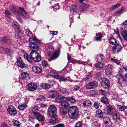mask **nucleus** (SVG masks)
Wrapping results in <instances>:
<instances>
[{
	"label": "nucleus",
	"mask_w": 127,
	"mask_h": 127,
	"mask_svg": "<svg viewBox=\"0 0 127 127\" xmlns=\"http://www.w3.org/2000/svg\"><path fill=\"white\" fill-rule=\"evenodd\" d=\"M31 49L32 50L30 54V57L34 59V61L36 62H39L41 60L40 55L36 51L38 47L36 43L32 44L30 46Z\"/></svg>",
	"instance_id": "1"
},
{
	"label": "nucleus",
	"mask_w": 127,
	"mask_h": 127,
	"mask_svg": "<svg viewBox=\"0 0 127 127\" xmlns=\"http://www.w3.org/2000/svg\"><path fill=\"white\" fill-rule=\"evenodd\" d=\"M78 113V108L75 106H71L68 109V113L69 117L74 119L77 117Z\"/></svg>",
	"instance_id": "2"
},
{
	"label": "nucleus",
	"mask_w": 127,
	"mask_h": 127,
	"mask_svg": "<svg viewBox=\"0 0 127 127\" xmlns=\"http://www.w3.org/2000/svg\"><path fill=\"white\" fill-rule=\"evenodd\" d=\"M121 69L123 71V76H122L119 74L117 75V78L119 84H122V82L124 81H127V68L124 66L122 67Z\"/></svg>",
	"instance_id": "3"
},
{
	"label": "nucleus",
	"mask_w": 127,
	"mask_h": 127,
	"mask_svg": "<svg viewBox=\"0 0 127 127\" xmlns=\"http://www.w3.org/2000/svg\"><path fill=\"white\" fill-rule=\"evenodd\" d=\"M98 85V83L95 81H91L88 83L86 85V88L88 89H95Z\"/></svg>",
	"instance_id": "4"
},
{
	"label": "nucleus",
	"mask_w": 127,
	"mask_h": 127,
	"mask_svg": "<svg viewBox=\"0 0 127 127\" xmlns=\"http://www.w3.org/2000/svg\"><path fill=\"white\" fill-rule=\"evenodd\" d=\"M102 79V81L101 82V85L102 87L105 89L109 88L110 86V82L108 79L104 78Z\"/></svg>",
	"instance_id": "5"
},
{
	"label": "nucleus",
	"mask_w": 127,
	"mask_h": 127,
	"mask_svg": "<svg viewBox=\"0 0 127 127\" xmlns=\"http://www.w3.org/2000/svg\"><path fill=\"white\" fill-rule=\"evenodd\" d=\"M112 119L113 122L114 123H117L118 122L120 119V115L118 111H117L113 114Z\"/></svg>",
	"instance_id": "6"
},
{
	"label": "nucleus",
	"mask_w": 127,
	"mask_h": 127,
	"mask_svg": "<svg viewBox=\"0 0 127 127\" xmlns=\"http://www.w3.org/2000/svg\"><path fill=\"white\" fill-rule=\"evenodd\" d=\"M48 55L49 56L51 57V58L48 60L50 62L51 60L57 58L59 56V54L58 51H55L53 52H50L48 54Z\"/></svg>",
	"instance_id": "7"
},
{
	"label": "nucleus",
	"mask_w": 127,
	"mask_h": 127,
	"mask_svg": "<svg viewBox=\"0 0 127 127\" xmlns=\"http://www.w3.org/2000/svg\"><path fill=\"white\" fill-rule=\"evenodd\" d=\"M7 110L9 114L12 116L15 115L17 112L16 108L12 105L9 106L7 109Z\"/></svg>",
	"instance_id": "8"
},
{
	"label": "nucleus",
	"mask_w": 127,
	"mask_h": 127,
	"mask_svg": "<svg viewBox=\"0 0 127 127\" xmlns=\"http://www.w3.org/2000/svg\"><path fill=\"white\" fill-rule=\"evenodd\" d=\"M37 88V85L33 83L28 84L27 85V88L29 91H33L36 90Z\"/></svg>",
	"instance_id": "9"
},
{
	"label": "nucleus",
	"mask_w": 127,
	"mask_h": 127,
	"mask_svg": "<svg viewBox=\"0 0 127 127\" xmlns=\"http://www.w3.org/2000/svg\"><path fill=\"white\" fill-rule=\"evenodd\" d=\"M57 109L55 106L53 105H50L49 107L48 113L49 115L52 114L55 115L56 113Z\"/></svg>",
	"instance_id": "10"
},
{
	"label": "nucleus",
	"mask_w": 127,
	"mask_h": 127,
	"mask_svg": "<svg viewBox=\"0 0 127 127\" xmlns=\"http://www.w3.org/2000/svg\"><path fill=\"white\" fill-rule=\"evenodd\" d=\"M34 115L39 121H43L45 119L44 116L39 113H34Z\"/></svg>",
	"instance_id": "11"
},
{
	"label": "nucleus",
	"mask_w": 127,
	"mask_h": 127,
	"mask_svg": "<svg viewBox=\"0 0 127 127\" xmlns=\"http://www.w3.org/2000/svg\"><path fill=\"white\" fill-rule=\"evenodd\" d=\"M92 104L91 101L89 99L85 100L83 103V106L87 108L91 107Z\"/></svg>",
	"instance_id": "12"
},
{
	"label": "nucleus",
	"mask_w": 127,
	"mask_h": 127,
	"mask_svg": "<svg viewBox=\"0 0 127 127\" xmlns=\"http://www.w3.org/2000/svg\"><path fill=\"white\" fill-rule=\"evenodd\" d=\"M103 122L105 125L107 124H108L109 126H111L112 124V123L111 120V118L109 117H103L102 118Z\"/></svg>",
	"instance_id": "13"
},
{
	"label": "nucleus",
	"mask_w": 127,
	"mask_h": 127,
	"mask_svg": "<svg viewBox=\"0 0 127 127\" xmlns=\"http://www.w3.org/2000/svg\"><path fill=\"white\" fill-rule=\"evenodd\" d=\"M115 108L113 107L110 105H108L107 108V111L110 114H113L117 111Z\"/></svg>",
	"instance_id": "14"
},
{
	"label": "nucleus",
	"mask_w": 127,
	"mask_h": 127,
	"mask_svg": "<svg viewBox=\"0 0 127 127\" xmlns=\"http://www.w3.org/2000/svg\"><path fill=\"white\" fill-rule=\"evenodd\" d=\"M0 41L3 43H8L10 44L11 43V40L10 38L8 37H5L0 38Z\"/></svg>",
	"instance_id": "15"
},
{
	"label": "nucleus",
	"mask_w": 127,
	"mask_h": 127,
	"mask_svg": "<svg viewBox=\"0 0 127 127\" xmlns=\"http://www.w3.org/2000/svg\"><path fill=\"white\" fill-rule=\"evenodd\" d=\"M17 63L18 66L20 67L23 68L26 67V64L24 63L22 59L20 58H18L17 61Z\"/></svg>",
	"instance_id": "16"
},
{
	"label": "nucleus",
	"mask_w": 127,
	"mask_h": 127,
	"mask_svg": "<svg viewBox=\"0 0 127 127\" xmlns=\"http://www.w3.org/2000/svg\"><path fill=\"white\" fill-rule=\"evenodd\" d=\"M121 46L119 44L116 45L113 47V50L114 53L118 52L121 51Z\"/></svg>",
	"instance_id": "17"
},
{
	"label": "nucleus",
	"mask_w": 127,
	"mask_h": 127,
	"mask_svg": "<svg viewBox=\"0 0 127 127\" xmlns=\"http://www.w3.org/2000/svg\"><path fill=\"white\" fill-rule=\"evenodd\" d=\"M77 7L76 5H73L70 9V13L73 15L77 13Z\"/></svg>",
	"instance_id": "18"
},
{
	"label": "nucleus",
	"mask_w": 127,
	"mask_h": 127,
	"mask_svg": "<svg viewBox=\"0 0 127 127\" xmlns=\"http://www.w3.org/2000/svg\"><path fill=\"white\" fill-rule=\"evenodd\" d=\"M89 6V4H83L80 7V11L82 12H84L87 10Z\"/></svg>",
	"instance_id": "19"
},
{
	"label": "nucleus",
	"mask_w": 127,
	"mask_h": 127,
	"mask_svg": "<svg viewBox=\"0 0 127 127\" xmlns=\"http://www.w3.org/2000/svg\"><path fill=\"white\" fill-rule=\"evenodd\" d=\"M32 68L33 71L37 74L39 73L42 71V68L39 66H33Z\"/></svg>",
	"instance_id": "20"
},
{
	"label": "nucleus",
	"mask_w": 127,
	"mask_h": 127,
	"mask_svg": "<svg viewBox=\"0 0 127 127\" xmlns=\"http://www.w3.org/2000/svg\"><path fill=\"white\" fill-rule=\"evenodd\" d=\"M62 98L63 99H65L67 101L71 103H74L76 101L75 99L72 97L69 96L65 97L63 96Z\"/></svg>",
	"instance_id": "21"
},
{
	"label": "nucleus",
	"mask_w": 127,
	"mask_h": 127,
	"mask_svg": "<svg viewBox=\"0 0 127 127\" xmlns=\"http://www.w3.org/2000/svg\"><path fill=\"white\" fill-rule=\"evenodd\" d=\"M55 77L58 80L60 81H65L66 80L68 81H70V80L69 79V77H67L66 78L61 76L59 75H57L55 76Z\"/></svg>",
	"instance_id": "22"
},
{
	"label": "nucleus",
	"mask_w": 127,
	"mask_h": 127,
	"mask_svg": "<svg viewBox=\"0 0 127 127\" xmlns=\"http://www.w3.org/2000/svg\"><path fill=\"white\" fill-rule=\"evenodd\" d=\"M50 123L53 124H54L58 122L57 117L55 115L51 117L49 120Z\"/></svg>",
	"instance_id": "23"
},
{
	"label": "nucleus",
	"mask_w": 127,
	"mask_h": 127,
	"mask_svg": "<svg viewBox=\"0 0 127 127\" xmlns=\"http://www.w3.org/2000/svg\"><path fill=\"white\" fill-rule=\"evenodd\" d=\"M61 104L62 106L65 108H68L69 105L66 100H62L61 101Z\"/></svg>",
	"instance_id": "24"
},
{
	"label": "nucleus",
	"mask_w": 127,
	"mask_h": 127,
	"mask_svg": "<svg viewBox=\"0 0 127 127\" xmlns=\"http://www.w3.org/2000/svg\"><path fill=\"white\" fill-rule=\"evenodd\" d=\"M38 39L34 36L31 37L29 39V42L32 43V44L35 43L36 42H38Z\"/></svg>",
	"instance_id": "25"
},
{
	"label": "nucleus",
	"mask_w": 127,
	"mask_h": 127,
	"mask_svg": "<svg viewBox=\"0 0 127 127\" xmlns=\"http://www.w3.org/2000/svg\"><path fill=\"white\" fill-rule=\"evenodd\" d=\"M112 67L110 65H108L106 67L105 69V72L108 75L112 74Z\"/></svg>",
	"instance_id": "26"
},
{
	"label": "nucleus",
	"mask_w": 127,
	"mask_h": 127,
	"mask_svg": "<svg viewBox=\"0 0 127 127\" xmlns=\"http://www.w3.org/2000/svg\"><path fill=\"white\" fill-rule=\"evenodd\" d=\"M48 94L50 97L54 98L57 96V93L56 90H52L49 92Z\"/></svg>",
	"instance_id": "27"
},
{
	"label": "nucleus",
	"mask_w": 127,
	"mask_h": 127,
	"mask_svg": "<svg viewBox=\"0 0 127 127\" xmlns=\"http://www.w3.org/2000/svg\"><path fill=\"white\" fill-rule=\"evenodd\" d=\"M21 76L23 79L26 80H29L30 79L29 75L27 72H22L21 73Z\"/></svg>",
	"instance_id": "28"
},
{
	"label": "nucleus",
	"mask_w": 127,
	"mask_h": 127,
	"mask_svg": "<svg viewBox=\"0 0 127 127\" xmlns=\"http://www.w3.org/2000/svg\"><path fill=\"white\" fill-rule=\"evenodd\" d=\"M104 57L103 55L101 54L97 55L95 60L98 63H101L104 59Z\"/></svg>",
	"instance_id": "29"
},
{
	"label": "nucleus",
	"mask_w": 127,
	"mask_h": 127,
	"mask_svg": "<svg viewBox=\"0 0 127 127\" xmlns=\"http://www.w3.org/2000/svg\"><path fill=\"white\" fill-rule=\"evenodd\" d=\"M15 37L16 38H21L23 35L22 32L20 30H18V31L15 32Z\"/></svg>",
	"instance_id": "30"
},
{
	"label": "nucleus",
	"mask_w": 127,
	"mask_h": 127,
	"mask_svg": "<svg viewBox=\"0 0 127 127\" xmlns=\"http://www.w3.org/2000/svg\"><path fill=\"white\" fill-rule=\"evenodd\" d=\"M59 91L61 93H63L65 95H67L68 92V89L63 87H60L59 89Z\"/></svg>",
	"instance_id": "31"
},
{
	"label": "nucleus",
	"mask_w": 127,
	"mask_h": 127,
	"mask_svg": "<svg viewBox=\"0 0 127 127\" xmlns=\"http://www.w3.org/2000/svg\"><path fill=\"white\" fill-rule=\"evenodd\" d=\"M67 108L61 107L60 109V111L62 115H65L67 114Z\"/></svg>",
	"instance_id": "32"
},
{
	"label": "nucleus",
	"mask_w": 127,
	"mask_h": 127,
	"mask_svg": "<svg viewBox=\"0 0 127 127\" xmlns=\"http://www.w3.org/2000/svg\"><path fill=\"white\" fill-rule=\"evenodd\" d=\"M24 57L25 59L27 60L29 62L31 63L32 61V60L34 61V59L30 57H30H29V55L27 54H25L24 55Z\"/></svg>",
	"instance_id": "33"
},
{
	"label": "nucleus",
	"mask_w": 127,
	"mask_h": 127,
	"mask_svg": "<svg viewBox=\"0 0 127 127\" xmlns=\"http://www.w3.org/2000/svg\"><path fill=\"white\" fill-rule=\"evenodd\" d=\"M19 8L20 9V12H21V13L20 15L24 16L26 17H28V16H27L28 14L26 13L24 8L21 7H19Z\"/></svg>",
	"instance_id": "34"
},
{
	"label": "nucleus",
	"mask_w": 127,
	"mask_h": 127,
	"mask_svg": "<svg viewBox=\"0 0 127 127\" xmlns=\"http://www.w3.org/2000/svg\"><path fill=\"white\" fill-rule=\"evenodd\" d=\"M41 87L44 89L47 90L50 87V85L48 83H42Z\"/></svg>",
	"instance_id": "35"
},
{
	"label": "nucleus",
	"mask_w": 127,
	"mask_h": 127,
	"mask_svg": "<svg viewBox=\"0 0 127 127\" xmlns=\"http://www.w3.org/2000/svg\"><path fill=\"white\" fill-rule=\"evenodd\" d=\"M97 116L101 118L103 116V113L102 110L100 109L97 110L96 112Z\"/></svg>",
	"instance_id": "36"
},
{
	"label": "nucleus",
	"mask_w": 127,
	"mask_h": 127,
	"mask_svg": "<svg viewBox=\"0 0 127 127\" xmlns=\"http://www.w3.org/2000/svg\"><path fill=\"white\" fill-rule=\"evenodd\" d=\"M117 107L120 111H126V107L125 106H120V105H117Z\"/></svg>",
	"instance_id": "37"
},
{
	"label": "nucleus",
	"mask_w": 127,
	"mask_h": 127,
	"mask_svg": "<svg viewBox=\"0 0 127 127\" xmlns=\"http://www.w3.org/2000/svg\"><path fill=\"white\" fill-rule=\"evenodd\" d=\"M27 107V104L25 103H24L21 105H19L18 106V108L19 110H22L26 109Z\"/></svg>",
	"instance_id": "38"
},
{
	"label": "nucleus",
	"mask_w": 127,
	"mask_h": 127,
	"mask_svg": "<svg viewBox=\"0 0 127 127\" xmlns=\"http://www.w3.org/2000/svg\"><path fill=\"white\" fill-rule=\"evenodd\" d=\"M101 101L103 103L107 104L109 103L108 99L106 97H102L101 99Z\"/></svg>",
	"instance_id": "39"
},
{
	"label": "nucleus",
	"mask_w": 127,
	"mask_h": 127,
	"mask_svg": "<svg viewBox=\"0 0 127 127\" xmlns=\"http://www.w3.org/2000/svg\"><path fill=\"white\" fill-rule=\"evenodd\" d=\"M121 34L124 39L127 41V30L123 31L121 33Z\"/></svg>",
	"instance_id": "40"
},
{
	"label": "nucleus",
	"mask_w": 127,
	"mask_h": 127,
	"mask_svg": "<svg viewBox=\"0 0 127 127\" xmlns=\"http://www.w3.org/2000/svg\"><path fill=\"white\" fill-rule=\"evenodd\" d=\"M13 124L14 126L16 127H19L21 123L18 121L16 120H14L13 121Z\"/></svg>",
	"instance_id": "41"
},
{
	"label": "nucleus",
	"mask_w": 127,
	"mask_h": 127,
	"mask_svg": "<svg viewBox=\"0 0 127 127\" xmlns=\"http://www.w3.org/2000/svg\"><path fill=\"white\" fill-rule=\"evenodd\" d=\"M97 69H99L103 67V64L101 63H98L95 65Z\"/></svg>",
	"instance_id": "42"
},
{
	"label": "nucleus",
	"mask_w": 127,
	"mask_h": 127,
	"mask_svg": "<svg viewBox=\"0 0 127 127\" xmlns=\"http://www.w3.org/2000/svg\"><path fill=\"white\" fill-rule=\"evenodd\" d=\"M13 26L14 28L16 30H19L20 27L18 25V24L16 22H13L12 23Z\"/></svg>",
	"instance_id": "43"
},
{
	"label": "nucleus",
	"mask_w": 127,
	"mask_h": 127,
	"mask_svg": "<svg viewBox=\"0 0 127 127\" xmlns=\"http://www.w3.org/2000/svg\"><path fill=\"white\" fill-rule=\"evenodd\" d=\"M120 5L121 4L120 3H117L116 4L114 5L110 8V10L111 11H112L119 7Z\"/></svg>",
	"instance_id": "44"
},
{
	"label": "nucleus",
	"mask_w": 127,
	"mask_h": 127,
	"mask_svg": "<svg viewBox=\"0 0 127 127\" xmlns=\"http://www.w3.org/2000/svg\"><path fill=\"white\" fill-rule=\"evenodd\" d=\"M109 42L110 44H115L117 43V40L114 38H111L109 40Z\"/></svg>",
	"instance_id": "45"
},
{
	"label": "nucleus",
	"mask_w": 127,
	"mask_h": 127,
	"mask_svg": "<svg viewBox=\"0 0 127 127\" xmlns=\"http://www.w3.org/2000/svg\"><path fill=\"white\" fill-rule=\"evenodd\" d=\"M45 99V98L44 96L42 95H40L39 96L38 98H36V100L37 101L39 102L41 101H44Z\"/></svg>",
	"instance_id": "46"
},
{
	"label": "nucleus",
	"mask_w": 127,
	"mask_h": 127,
	"mask_svg": "<svg viewBox=\"0 0 127 127\" xmlns=\"http://www.w3.org/2000/svg\"><path fill=\"white\" fill-rule=\"evenodd\" d=\"M92 125L93 127H100V125L97 121H94L93 122Z\"/></svg>",
	"instance_id": "47"
},
{
	"label": "nucleus",
	"mask_w": 127,
	"mask_h": 127,
	"mask_svg": "<svg viewBox=\"0 0 127 127\" xmlns=\"http://www.w3.org/2000/svg\"><path fill=\"white\" fill-rule=\"evenodd\" d=\"M39 108L37 106H36L32 108V113L34 115V113H38L37 112Z\"/></svg>",
	"instance_id": "48"
},
{
	"label": "nucleus",
	"mask_w": 127,
	"mask_h": 127,
	"mask_svg": "<svg viewBox=\"0 0 127 127\" xmlns=\"http://www.w3.org/2000/svg\"><path fill=\"white\" fill-rule=\"evenodd\" d=\"M5 51L6 52L8 53L10 51V50L7 48H5L2 47H0V51Z\"/></svg>",
	"instance_id": "49"
},
{
	"label": "nucleus",
	"mask_w": 127,
	"mask_h": 127,
	"mask_svg": "<svg viewBox=\"0 0 127 127\" xmlns=\"http://www.w3.org/2000/svg\"><path fill=\"white\" fill-rule=\"evenodd\" d=\"M92 76V75L91 74H90L87 75L86 77L83 78V80L84 81H88L91 78Z\"/></svg>",
	"instance_id": "50"
},
{
	"label": "nucleus",
	"mask_w": 127,
	"mask_h": 127,
	"mask_svg": "<svg viewBox=\"0 0 127 127\" xmlns=\"http://www.w3.org/2000/svg\"><path fill=\"white\" fill-rule=\"evenodd\" d=\"M100 103L97 101H95L94 102V107L96 109L99 108L100 106Z\"/></svg>",
	"instance_id": "51"
},
{
	"label": "nucleus",
	"mask_w": 127,
	"mask_h": 127,
	"mask_svg": "<svg viewBox=\"0 0 127 127\" xmlns=\"http://www.w3.org/2000/svg\"><path fill=\"white\" fill-rule=\"evenodd\" d=\"M97 94V92L95 90L91 91L90 92V95L91 96H94Z\"/></svg>",
	"instance_id": "52"
},
{
	"label": "nucleus",
	"mask_w": 127,
	"mask_h": 127,
	"mask_svg": "<svg viewBox=\"0 0 127 127\" xmlns=\"http://www.w3.org/2000/svg\"><path fill=\"white\" fill-rule=\"evenodd\" d=\"M5 13L6 17L8 18H10V16L11 15V13L9 11L7 10L5 11Z\"/></svg>",
	"instance_id": "53"
},
{
	"label": "nucleus",
	"mask_w": 127,
	"mask_h": 127,
	"mask_svg": "<svg viewBox=\"0 0 127 127\" xmlns=\"http://www.w3.org/2000/svg\"><path fill=\"white\" fill-rule=\"evenodd\" d=\"M82 123L81 122H78L76 123L74 127H82Z\"/></svg>",
	"instance_id": "54"
},
{
	"label": "nucleus",
	"mask_w": 127,
	"mask_h": 127,
	"mask_svg": "<svg viewBox=\"0 0 127 127\" xmlns=\"http://www.w3.org/2000/svg\"><path fill=\"white\" fill-rule=\"evenodd\" d=\"M9 8L13 12L16 11V7L13 5H10L9 6Z\"/></svg>",
	"instance_id": "55"
},
{
	"label": "nucleus",
	"mask_w": 127,
	"mask_h": 127,
	"mask_svg": "<svg viewBox=\"0 0 127 127\" xmlns=\"http://www.w3.org/2000/svg\"><path fill=\"white\" fill-rule=\"evenodd\" d=\"M98 92L100 94L103 95H105L106 94V92L105 91L102 89L99 90L98 91Z\"/></svg>",
	"instance_id": "56"
},
{
	"label": "nucleus",
	"mask_w": 127,
	"mask_h": 127,
	"mask_svg": "<svg viewBox=\"0 0 127 127\" xmlns=\"http://www.w3.org/2000/svg\"><path fill=\"white\" fill-rule=\"evenodd\" d=\"M66 69L67 70L68 72H69V71H71V65H68L66 66Z\"/></svg>",
	"instance_id": "57"
},
{
	"label": "nucleus",
	"mask_w": 127,
	"mask_h": 127,
	"mask_svg": "<svg viewBox=\"0 0 127 127\" xmlns=\"http://www.w3.org/2000/svg\"><path fill=\"white\" fill-rule=\"evenodd\" d=\"M92 117L91 114L90 113H87L86 115V118L88 119H89L91 118Z\"/></svg>",
	"instance_id": "58"
},
{
	"label": "nucleus",
	"mask_w": 127,
	"mask_h": 127,
	"mask_svg": "<svg viewBox=\"0 0 127 127\" xmlns=\"http://www.w3.org/2000/svg\"><path fill=\"white\" fill-rule=\"evenodd\" d=\"M111 61L115 62L117 64H119L120 63V61H119L117 59H115L113 58H111Z\"/></svg>",
	"instance_id": "59"
},
{
	"label": "nucleus",
	"mask_w": 127,
	"mask_h": 127,
	"mask_svg": "<svg viewBox=\"0 0 127 127\" xmlns=\"http://www.w3.org/2000/svg\"><path fill=\"white\" fill-rule=\"evenodd\" d=\"M64 125L63 124H60L52 127H64Z\"/></svg>",
	"instance_id": "60"
},
{
	"label": "nucleus",
	"mask_w": 127,
	"mask_h": 127,
	"mask_svg": "<svg viewBox=\"0 0 127 127\" xmlns=\"http://www.w3.org/2000/svg\"><path fill=\"white\" fill-rule=\"evenodd\" d=\"M42 64L44 66H46L48 65L47 62L45 61H43L42 62Z\"/></svg>",
	"instance_id": "61"
},
{
	"label": "nucleus",
	"mask_w": 127,
	"mask_h": 127,
	"mask_svg": "<svg viewBox=\"0 0 127 127\" xmlns=\"http://www.w3.org/2000/svg\"><path fill=\"white\" fill-rule=\"evenodd\" d=\"M126 10V8L124 7H121V9L119 10L122 13L123 12H124Z\"/></svg>",
	"instance_id": "62"
},
{
	"label": "nucleus",
	"mask_w": 127,
	"mask_h": 127,
	"mask_svg": "<svg viewBox=\"0 0 127 127\" xmlns=\"http://www.w3.org/2000/svg\"><path fill=\"white\" fill-rule=\"evenodd\" d=\"M50 32L51 34H52L53 35H56L57 34L58 32L57 31H50Z\"/></svg>",
	"instance_id": "63"
},
{
	"label": "nucleus",
	"mask_w": 127,
	"mask_h": 127,
	"mask_svg": "<svg viewBox=\"0 0 127 127\" xmlns=\"http://www.w3.org/2000/svg\"><path fill=\"white\" fill-rule=\"evenodd\" d=\"M80 88V87L78 85H76L75 86L74 90L75 91L79 90Z\"/></svg>",
	"instance_id": "64"
}]
</instances>
